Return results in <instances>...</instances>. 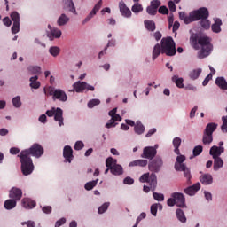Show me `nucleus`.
Listing matches in <instances>:
<instances>
[{"label": "nucleus", "instance_id": "nucleus-55", "mask_svg": "<svg viewBox=\"0 0 227 227\" xmlns=\"http://www.w3.org/2000/svg\"><path fill=\"white\" fill-rule=\"evenodd\" d=\"M146 12L148 13V15H157V11L155 8H153V6L149 5L146 8Z\"/></svg>", "mask_w": 227, "mask_h": 227}, {"label": "nucleus", "instance_id": "nucleus-51", "mask_svg": "<svg viewBox=\"0 0 227 227\" xmlns=\"http://www.w3.org/2000/svg\"><path fill=\"white\" fill-rule=\"evenodd\" d=\"M12 104L14 107H20L22 106V102H20V97L17 96L12 99Z\"/></svg>", "mask_w": 227, "mask_h": 227}, {"label": "nucleus", "instance_id": "nucleus-4", "mask_svg": "<svg viewBox=\"0 0 227 227\" xmlns=\"http://www.w3.org/2000/svg\"><path fill=\"white\" fill-rule=\"evenodd\" d=\"M141 184H149V186L144 185V192H150V191H155L157 189V175L154 173H145L139 177Z\"/></svg>", "mask_w": 227, "mask_h": 227}, {"label": "nucleus", "instance_id": "nucleus-3", "mask_svg": "<svg viewBox=\"0 0 227 227\" xmlns=\"http://www.w3.org/2000/svg\"><path fill=\"white\" fill-rule=\"evenodd\" d=\"M207 8L201 7L197 11L190 12L189 16L184 12H179V19L184 20V24H191V22H195V20H200L201 17H207Z\"/></svg>", "mask_w": 227, "mask_h": 227}, {"label": "nucleus", "instance_id": "nucleus-7", "mask_svg": "<svg viewBox=\"0 0 227 227\" xmlns=\"http://www.w3.org/2000/svg\"><path fill=\"white\" fill-rule=\"evenodd\" d=\"M167 205L168 207H179L180 208H184L185 207V197L184 193L181 192H174L171 194V198L167 200Z\"/></svg>", "mask_w": 227, "mask_h": 227}, {"label": "nucleus", "instance_id": "nucleus-49", "mask_svg": "<svg viewBox=\"0 0 227 227\" xmlns=\"http://www.w3.org/2000/svg\"><path fill=\"white\" fill-rule=\"evenodd\" d=\"M153 197L154 198V200H156V201H164V194L162 193L153 192Z\"/></svg>", "mask_w": 227, "mask_h": 227}, {"label": "nucleus", "instance_id": "nucleus-57", "mask_svg": "<svg viewBox=\"0 0 227 227\" xmlns=\"http://www.w3.org/2000/svg\"><path fill=\"white\" fill-rule=\"evenodd\" d=\"M22 226H25V224L27 225V227H36V223L34 221H27V222H22L21 223Z\"/></svg>", "mask_w": 227, "mask_h": 227}, {"label": "nucleus", "instance_id": "nucleus-63", "mask_svg": "<svg viewBox=\"0 0 227 227\" xmlns=\"http://www.w3.org/2000/svg\"><path fill=\"white\" fill-rule=\"evenodd\" d=\"M106 168H109L110 169L113 168V158H107L106 160Z\"/></svg>", "mask_w": 227, "mask_h": 227}, {"label": "nucleus", "instance_id": "nucleus-17", "mask_svg": "<svg viewBox=\"0 0 227 227\" xmlns=\"http://www.w3.org/2000/svg\"><path fill=\"white\" fill-rule=\"evenodd\" d=\"M209 153L212 155L213 159L220 158L221 153H224V147L214 145L211 147Z\"/></svg>", "mask_w": 227, "mask_h": 227}, {"label": "nucleus", "instance_id": "nucleus-64", "mask_svg": "<svg viewBox=\"0 0 227 227\" xmlns=\"http://www.w3.org/2000/svg\"><path fill=\"white\" fill-rule=\"evenodd\" d=\"M3 22L4 26H7V27H10L12 26V20H10L8 17L4 18Z\"/></svg>", "mask_w": 227, "mask_h": 227}, {"label": "nucleus", "instance_id": "nucleus-30", "mask_svg": "<svg viewBox=\"0 0 227 227\" xmlns=\"http://www.w3.org/2000/svg\"><path fill=\"white\" fill-rule=\"evenodd\" d=\"M162 53V48L160 43H156L153 50V59L155 61L159 56Z\"/></svg>", "mask_w": 227, "mask_h": 227}, {"label": "nucleus", "instance_id": "nucleus-37", "mask_svg": "<svg viewBox=\"0 0 227 227\" xmlns=\"http://www.w3.org/2000/svg\"><path fill=\"white\" fill-rule=\"evenodd\" d=\"M112 175H123V167L121 165H114L110 169Z\"/></svg>", "mask_w": 227, "mask_h": 227}, {"label": "nucleus", "instance_id": "nucleus-35", "mask_svg": "<svg viewBox=\"0 0 227 227\" xmlns=\"http://www.w3.org/2000/svg\"><path fill=\"white\" fill-rule=\"evenodd\" d=\"M214 159V171H219L221 168L224 165L223 159L221 158H213Z\"/></svg>", "mask_w": 227, "mask_h": 227}, {"label": "nucleus", "instance_id": "nucleus-48", "mask_svg": "<svg viewBox=\"0 0 227 227\" xmlns=\"http://www.w3.org/2000/svg\"><path fill=\"white\" fill-rule=\"evenodd\" d=\"M201 152H203V146L197 145L193 148V155L194 157H198V155H201Z\"/></svg>", "mask_w": 227, "mask_h": 227}, {"label": "nucleus", "instance_id": "nucleus-42", "mask_svg": "<svg viewBox=\"0 0 227 227\" xmlns=\"http://www.w3.org/2000/svg\"><path fill=\"white\" fill-rule=\"evenodd\" d=\"M97 184H98V179L86 183L84 187L86 191H91L93 187L97 186Z\"/></svg>", "mask_w": 227, "mask_h": 227}, {"label": "nucleus", "instance_id": "nucleus-10", "mask_svg": "<svg viewBox=\"0 0 227 227\" xmlns=\"http://www.w3.org/2000/svg\"><path fill=\"white\" fill-rule=\"evenodd\" d=\"M157 155V148L153 146H147L143 149V153L141 154L142 159H149L153 160Z\"/></svg>", "mask_w": 227, "mask_h": 227}, {"label": "nucleus", "instance_id": "nucleus-12", "mask_svg": "<svg viewBox=\"0 0 227 227\" xmlns=\"http://www.w3.org/2000/svg\"><path fill=\"white\" fill-rule=\"evenodd\" d=\"M63 157L66 160V162H72V160L74 159V150L70 145H66L63 150Z\"/></svg>", "mask_w": 227, "mask_h": 227}, {"label": "nucleus", "instance_id": "nucleus-52", "mask_svg": "<svg viewBox=\"0 0 227 227\" xmlns=\"http://www.w3.org/2000/svg\"><path fill=\"white\" fill-rule=\"evenodd\" d=\"M160 4H162L160 0H153V1H151L150 6H152L153 8H154V10L157 11V10H159V6H160Z\"/></svg>", "mask_w": 227, "mask_h": 227}, {"label": "nucleus", "instance_id": "nucleus-54", "mask_svg": "<svg viewBox=\"0 0 227 227\" xmlns=\"http://www.w3.org/2000/svg\"><path fill=\"white\" fill-rule=\"evenodd\" d=\"M159 13H160L161 15H168V13H169V10L168 9V7L166 6H160L158 9Z\"/></svg>", "mask_w": 227, "mask_h": 227}, {"label": "nucleus", "instance_id": "nucleus-20", "mask_svg": "<svg viewBox=\"0 0 227 227\" xmlns=\"http://www.w3.org/2000/svg\"><path fill=\"white\" fill-rule=\"evenodd\" d=\"M21 203L22 207H24V208H27V210H31V208H35L36 207V201L29 198L22 199Z\"/></svg>", "mask_w": 227, "mask_h": 227}, {"label": "nucleus", "instance_id": "nucleus-25", "mask_svg": "<svg viewBox=\"0 0 227 227\" xmlns=\"http://www.w3.org/2000/svg\"><path fill=\"white\" fill-rule=\"evenodd\" d=\"M134 132L138 136H141V134H145V125H143L141 121H137L136 122V125L134 127Z\"/></svg>", "mask_w": 227, "mask_h": 227}, {"label": "nucleus", "instance_id": "nucleus-39", "mask_svg": "<svg viewBox=\"0 0 227 227\" xmlns=\"http://www.w3.org/2000/svg\"><path fill=\"white\" fill-rule=\"evenodd\" d=\"M214 141L213 135H209L208 133H203L202 143L203 145H210Z\"/></svg>", "mask_w": 227, "mask_h": 227}, {"label": "nucleus", "instance_id": "nucleus-27", "mask_svg": "<svg viewBox=\"0 0 227 227\" xmlns=\"http://www.w3.org/2000/svg\"><path fill=\"white\" fill-rule=\"evenodd\" d=\"M148 165V160H137L129 162V167L134 168V166H139L140 168H145V166Z\"/></svg>", "mask_w": 227, "mask_h": 227}, {"label": "nucleus", "instance_id": "nucleus-61", "mask_svg": "<svg viewBox=\"0 0 227 227\" xmlns=\"http://www.w3.org/2000/svg\"><path fill=\"white\" fill-rule=\"evenodd\" d=\"M43 214H51L52 212V207L51 206H44L42 208Z\"/></svg>", "mask_w": 227, "mask_h": 227}, {"label": "nucleus", "instance_id": "nucleus-14", "mask_svg": "<svg viewBox=\"0 0 227 227\" xmlns=\"http://www.w3.org/2000/svg\"><path fill=\"white\" fill-rule=\"evenodd\" d=\"M119 10L122 17L129 18L132 16V12H130V9L127 7V4L123 1L119 3Z\"/></svg>", "mask_w": 227, "mask_h": 227}, {"label": "nucleus", "instance_id": "nucleus-1", "mask_svg": "<svg viewBox=\"0 0 227 227\" xmlns=\"http://www.w3.org/2000/svg\"><path fill=\"white\" fill-rule=\"evenodd\" d=\"M31 155L36 159H40L43 155V147L40 144H34L29 149H25L18 155L21 164V173L24 176H27L35 171V165Z\"/></svg>", "mask_w": 227, "mask_h": 227}, {"label": "nucleus", "instance_id": "nucleus-62", "mask_svg": "<svg viewBox=\"0 0 227 227\" xmlns=\"http://www.w3.org/2000/svg\"><path fill=\"white\" fill-rule=\"evenodd\" d=\"M65 223H67V219L66 218H61V219H59V221L56 222L55 227L63 226V224H65Z\"/></svg>", "mask_w": 227, "mask_h": 227}, {"label": "nucleus", "instance_id": "nucleus-60", "mask_svg": "<svg viewBox=\"0 0 227 227\" xmlns=\"http://www.w3.org/2000/svg\"><path fill=\"white\" fill-rule=\"evenodd\" d=\"M123 184H125V185H132L134 184V179H132L130 176H128L124 178Z\"/></svg>", "mask_w": 227, "mask_h": 227}, {"label": "nucleus", "instance_id": "nucleus-5", "mask_svg": "<svg viewBox=\"0 0 227 227\" xmlns=\"http://www.w3.org/2000/svg\"><path fill=\"white\" fill-rule=\"evenodd\" d=\"M44 93L47 97H52V100H59V102H67L68 96L61 89H56L52 86L45 87Z\"/></svg>", "mask_w": 227, "mask_h": 227}, {"label": "nucleus", "instance_id": "nucleus-44", "mask_svg": "<svg viewBox=\"0 0 227 227\" xmlns=\"http://www.w3.org/2000/svg\"><path fill=\"white\" fill-rule=\"evenodd\" d=\"M28 71L31 74H42V67H38V66H31L28 67Z\"/></svg>", "mask_w": 227, "mask_h": 227}, {"label": "nucleus", "instance_id": "nucleus-29", "mask_svg": "<svg viewBox=\"0 0 227 227\" xmlns=\"http://www.w3.org/2000/svg\"><path fill=\"white\" fill-rule=\"evenodd\" d=\"M221 26H223V21L221 19H216L215 23L211 26L213 33H221Z\"/></svg>", "mask_w": 227, "mask_h": 227}, {"label": "nucleus", "instance_id": "nucleus-47", "mask_svg": "<svg viewBox=\"0 0 227 227\" xmlns=\"http://www.w3.org/2000/svg\"><path fill=\"white\" fill-rule=\"evenodd\" d=\"M20 31V23L14 22L12 27V35H17Z\"/></svg>", "mask_w": 227, "mask_h": 227}, {"label": "nucleus", "instance_id": "nucleus-33", "mask_svg": "<svg viewBox=\"0 0 227 227\" xmlns=\"http://www.w3.org/2000/svg\"><path fill=\"white\" fill-rule=\"evenodd\" d=\"M144 24H145V29H147V31H151V32L155 31V29H156L155 21L145 20L144 21Z\"/></svg>", "mask_w": 227, "mask_h": 227}, {"label": "nucleus", "instance_id": "nucleus-34", "mask_svg": "<svg viewBox=\"0 0 227 227\" xmlns=\"http://www.w3.org/2000/svg\"><path fill=\"white\" fill-rule=\"evenodd\" d=\"M114 45H116V41L114 39H112V40L108 41V43L105 47L104 51H101L99 52L98 59H100V58H102V56H104V54H106L107 49H109V47H114Z\"/></svg>", "mask_w": 227, "mask_h": 227}, {"label": "nucleus", "instance_id": "nucleus-6", "mask_svg": "<svg viewBox=\"0 0 227 227\" xmlns=\"http://www.w3.org/2000/svg\"><path fill=\"white\" fill-rule=\"evenodd\" d=\"M160 43L161 54H166V56H175L176 54V47L173 37H163Z\"/></svg>", "mask_w": 227, "mask_h": 227}, {"label": "nucleus", "instance_id": "nucleus-53", "mask_svg": "<svg viewBox=\"0 0 227 227\" xmlns=\"http://www.w3.org/2000/svg\"><path fill=\"white\" fill-rule=\"evenodd\" d=\"M109 208V202L104 203L101 207L98 208V214H104V212H106Z\"/></svg>", "mask_w": 227, "mask_h": 227}, {"label": "nucleus", "instance_id": "nucleus-18", "mask_svg": "<svg viewBox=\"0 0 227 227\" xmlns=\"http://www.w3.org/2000/svg\"><path fill=\"white\" fill-rule=\"evenodd\" d=\"M200 182L202 185H212L214 183V177L210 174H204L200 176Z\"/></svg>", "mask_w": 227, "mask_h": 227}, {"label": "nucleus", "instance_id": "nucleus-15", "mask_svg": "<svg viewBox=\"0 0 227 227\" xmlns=\"http://www.w3.org/2000/svg\"><path fill=\"white\" fill-rule=\"evenodd\" d=\"M63 10H67L68 12H71V13L77 15V10L75 9V4H74V1L63 0Z\"/></svg>", "mask_w": 227, "mask_h": 227}, {"label": "nucleus", "instance_id": "nucleus-26", "mask_svg": "<svg viewBox=\"0 0 227 227\" xmlns=\"http://www.w3.org/2000/svg\"><path fill=\"white\" fill-rule=\"evenodd\" d=\"M4 207L6 210H13L17 207V201L13 199H9L4 201Z\"/></svg>", "mask_w": 227, "mask_h": 227}, {"label": "nucleus", "instance_id": "nucleus-16", "mask_svg": "<svg viewBox=\"0 0 227 227\" xmlns=\"http://www.w3.org/2000/svg\"><path fill=\"white\" fill-rule=\"evenodd\" d=\"M200 189H201V184L200 183H196L195 184L184 189V192L185 194H188V196H194V194H196Z\"/></svg>", "mask_w": 227, "mask_h": 227}, {"label": "nucleus", "instance_id": "nucleus-11", "mask_svg": "<svg viewBox=\"0 0 227 227\" xmlns=\"http://www.w3.org/2000/svg\"><path fill=\"white\" fill-rule=\"evenodd\" d=\"M176 171H183L184 178L187 180L188 185H191V178H192V176L191 175V169L187 168L185 165H182V168L178 167V165H176Z\"/></svg>", "mask_w": 227, "mask_h": 227}, {"label": "nucleus", "instance_id": "nucleus-43", "mask_svg": "<svg viewBox=\"0 0 227 227\" xmlns=\"http://www.w3.org/2000/svg\"><path fill=\"white\" fill-rule=\"evenodd\" d=\"M11 19L13 21V24H15V22L17 24H20V16L19 15V12H12Z\"/></svg>", "mask_w": 227, "mask_h": 227}, {"label": "nucleus", "instance_id": "nucleus-40", "mask_svg": "<svg viewBox=\"0 0 227 227\" xmlns=\"http://www.w3.org/2000/svg\"><path fill=\"white\" fill-rule=\"evenodd\" d=\"M185 162V156L184 155H179L176 157V162L175 163V169L176 170V166L181 168L182 166H185L184 164Z\"/></svg>", "mask_w": 227, "mask_h": 227}, {"label": "nucleus", "instance_id": "nucleus-23", "mask_svg": "<svg viewBox=\"0 0 227 227\" xmlns=\"http://www.w3.org/2000/svg\"><path fill=\"white\" fill-rule=\"evenodd\" d=\"M207 16H202L199 18V20L200 19H201L200 26L201 27H203V29H210V20H207L208 19V9H207Z\"/></svg>", "mask_w": 227, "mask_h": 227}, {"label": "nucleus", "instance_id": "nucleus-31", "mask_svg": "<svg viewBox=\"0 0 227 227\" xmlns=\"http://www.w3.org/2000/svg\"><path fill=\"white\" fill-rule=\"evenodd\" d=\"M180 145H182V139L180 137H175L173 139L174 152L176 155H180Z\"/></svg>", "mask_w": 227, "mask_h": 227}, {"label": "nucleus", "instance_id": "nucleus-24", "mask_svg": "<svg viewBox=\"0 0 227 227\" xmlns=\"http://www.w3.org/2000/svg\"><path fill=\"white\" fill-rule=\"evenodd\" d=\"M68 22H70V17L67 16L65 13H62L57 20L58 26H67Z\"/></svg>", "mask_w": 227, "mask_h": 227}, {"label": "nucleus", "instance_id": "nucleus-13", "mask_svg": "<svg viewBox=\"0 0 227 227\" xmlns=\"http://www.w3.org/2000/svg\"><path fill=\"white\" fill-rule=\"evenodd\" d=\"M9 198L16 201H20V199L22 198V190L13 187L9 192Z\"/></svg>", "mask_w": 227, "mask_h": 227}, {"label": "nucleus", "instance_id": "nucleus-2", "mask_svg": "<svg viewBox=\"0 0 227 227\" xmlns=\"http://www.w3.org/2000/svg\"><path fill=\"white\" fill-rule=\"evenodd\" d=\"M192 47L195 51H199L200 45L201 49L198 51L199 59H204V58H207L210 56V52H212L213 45L212 39L207 35H193L191 38Z\"/></svg>", "mask_w": 227, "mask_h": 227}, {"label": "nucleus", "instance_id": "nucleus-22", "mask_svg": "<svg viewBox=\"0 0 227 227\" xmlns=\"http://www.w3.org/2000/svg\"><path fill=\"white\" fill-rule=\"evenodd\" d=\"M215 130H217V124L215 122H210L206 126L204 133L213 136V134H214V132H215Z\"/></svg>", "mask_w": 227, "mask_h": 227}, {"label": "nucleus", "instance_id": "nucleus-9", "mask_svg": "<svg viewBox=\"0 0 227 227\" xmlns=\"http://www.w3.org/2000/svg\"><path fill=\"white\" fill-rule=\"evenodd\" d=\"M163 164L164 162L162 161V158L157 156L153 160H150L148 164V169L155 175V173H159V171H160Z\"/></svg>", "mask_w": 227, "mask_h": 227}, {"label": "nucleus", "instance_id": "nucleus-38", "mask_svg": "<svg viewBox=\"0 0 227 227\" xmlns=\"http://www.w3.org/2000/svg\"><path fill=\"white\" fill-rule=\"evenodd\" d=\"M172 82H175L177 88H184L185 86L184 84V78H179L178 75H174L172 77Z\"/></svg>", "mask_w": 227, "mask_h": 227}, {"label": "nucleus", "instance_id": "nucleus-19", "mask_svg": "<svg viewBox=\"0 0 227 227\" xmlns=\"http://www.w3.org/2000/svg\"><path fill=\"white\" fill-rule=\"evenodd\" d=\"M48 28L51 29V32L47 34V36L50 38V40H54V38H61V30L58 28L52 29L51 25H48Z\"/></svg>", "mask_w": 227, "mask_h": 227}, {"label": "nucleus", "instance_id": "nucleus-21", "mask_svg": "<svg viewBox=\"0 0 227 227\" xmlns=\"http://www.w3.org/2000/svg\"><path fill=\"white\" fill-rule=\"evenodd\" d=\"M73 88L76 91V93H82V91H84V90H86V82L78 81L74 83Z\"/></svg>", "mask_w": 227, "mask_h": 227}, {"label": "nucleus", "instance_id": "nucleus-36", "mask_svg": "<svg viewBox=\"0 0 227 227\" xmlns=\"http://www.w3.org/2000/svg\"><path fill=\"white\" fill-rule=\"evenodd\" d=\"M176 215L180 223H187V218L185 217V213H184V210L180 208L176 209Z\"/></svg>", "mask_w": 227, "mask_h": 227}, {"label": "nucleus", "instance_id": "nucleus-8", "mask_svg": "<svg viewBox=\"0 0 227 227\" xmlns=\"http://www.w3.org/2000/svg\"><path fill=\"white\" fill-rule=\"evenodd\" d=\"M46 114L49 116V118H52L54 116L55 121L59 122V127H63L65 125L64 118H63V110L59 107L54 108L52 107L51 110L46 111Z\"/></svg>", "mask_w": 227, "mask_h": 227}, {"label": "nucleus", "instance_id": "nucleus-56", "mask_svg": "<svg viewBox=\"0 0 227 227\" xmlns=\"http://www.w3.org/2000/svg\"><path fill=\"white\" fill-rule=\"evenodd\" d=\"M159 209V207L157 204H153L151 206V214L154 215V217L157 215V210Z\"/></svg>", "mask_w": 227, "mask_h": 227}, {"label": "nucleus", "instance_id": "nucleus-59", "mask_svg": "<svg viewBox=\"0 0 227 227\" xmlns=\"http://www.w3.org/2000/svg\"><path fill=\"white\" fill-rule=\"evenodd\" d=\"M84 148V143L82 141H77L74 145V150H82Z\"/></svg>", "mask_w": 227, "mask_h": 227}, {"label": "nucleus", "instance_id": "nucleus-50", "mask_svg": "<svg viewBox=\"0 0 227 227\" xmlns=\"http://www.w3.org/2000/svg\"><path fill=\"white\" fill-rule=\"evenodd\" d=\"M100 104V100L99 99H92V100H90L89 103H88V107L90 109H93V107L95 106H98Z\"/></svg>", "mask_w": 227, "mask_h": 227}, {"label": "nucleus", "instance_id": "nucleus-32", "mask_svg": "<svg viewBox=\"0 0 227 227\" xmlns=\"http://www.w3.org/2000/svg\"><path fill=\"white\" fill-rule=\"evenodd\" d=\"M215 84L221 90H227V82L223 77H217L215 80Z\"/></svg>", "mask_w": 227, "mask_h": 227}, {"label": "nucleus", "instance_id": "nucleus-28", "mask_svg": "<svg viewBox=\"0 0 227 227\" xmlns=\"http://www.w3.org/2000/svg\"><path fill=\"white\" fill-rule=\"evenodd\" d=\"M203 70L201 68L193 69L189 73V77L192 81H196L201 75Z\"/></svg>", "mask_w": 227, "mask_h": 227}, {"label": "nucleus", "instance_id": "nucleus-58", "mask_svg": "<svg viewBox=\"0 0 227 227\" xmlns=\"http://www.w3.org/2000/svg\"><path fill=\"white\" fill-rule=\"evenodd\" d=\"M168 6L170 12H176V5L175 4V2H173L171 0L168 1Z\"/></svg>", "mask_w": 227, "mask_h": 227}, {"label": "nucleus", "instance_id": "nucleus-46", "mask_svg": "<svg viewBox=\"0 0 227 227\" xmlns=\"http://www.w3.org/2000/svg\"><path fill=\"white\" fill-rule=\"evenodd\" d=\"M102 0H99L94 6V8L92 9V11H90L94 15H97V12H98L101 8H102Z\"/></svg>", "mask_w": 227, "mask_h": 227}, {"label": "nucleus", "instance_id": "nucleus-41", "mask_svg": "<svg viewBox=\"0 0 227 227\" xmlns=\"http://www.w3.org/2000/svg\"><path fill=\"white\" fill-rule=\"evenodd\" d=\"M49 52L51 55L53 56V58H57V56H59V52H61V50L58 46H52L49 49Z\"/></svg>", "mask_w": 227, "mask_h": 227}, {"label": "nucleus", "instance_id": "nucleus-45", "mask_svg": "<svg viewBox=\"0 0 227 227\" xmlns=\"http://www.w3.org/2000/svg\"><path fill=\"white\" fill-rule=\"evenodd\" d=\"M133 13H139V12H143V5L139 3L135 4L131 8Z\"/></svg>", "mask_w": 227, "mask_h": 227}]
</instances>
